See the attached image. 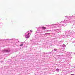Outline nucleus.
Listing matches in <instances>:
<instances>
[{
    "label": "nucleus",
    "mask_w": 75,
    "mask_h": 75,
    "mask_svg": "<svg viewBox=\"0 0 75 75\" xmlns=\"http://www.w3.org/2000/svg\"><path fill=\"white\" fill-rule=\"evenodd\" d=\"M30 34V33H29L27 35H26L25 36L26 38H28L30 37V36H28V35Z\"/></svg>",
    "instance_id": "nucleus-1"
},
{
    "label": "nucleus",
    "mask_w": 75,
    "mask_h": 75,
    "mask_svg": "<svg viewBox=\"0 0 75 75\" xmlns=\"http://www.w3.org/2000/svg\"><path fill=\"white\" fill-rule=\"evenodd\" d=\"M42 29L43 30H45V29H46L47 28H46V27H42Z\"/></svg>",
    "instance_id": "nucleus-2"
},
{
    "label": "nucleus",
    "mask_w": 75,
    "mask_h": 75,
    "mask_svg": "<svg viewBox=\"0 0 75 75\" xmlns=\"http://www.w3.org/2000/svg\"><path fill=\"white\" fill-rule=\"evenodd\" d=\"M23 44H22L21 45H20V46H23Z\"/></svg>",
    "instance_id": "nucleus-3"
},
{
    "label": "nucleus",
    "mask_w": 75,
    "mask_h": 75,
    "mask_svg": "<svg viewBox=\"0 0 75 75\" xmlns=\"http://www.w3.org/2000/svg\"><path fill=\"white\" fill-rule=\"evenodd\" d=\"M57 71H59V69H56Z\"/></svg>",
    "instance_id": "nucleus-4"
},
{
    "label": "nucleus",
    "mask_w": 75,
    "mask_h": 75,
    "mask_svg": "<svg viewBox=\"0 0 75 75\" xmlns=\"http://www.w3.org/2000/svg\"><path fill=\"white\" fill-rule=\"evenodd\" d=\"M71 75H74V74H71Z\"/></svg>",
    "instance_id": "nucleus-5"
}]
</instances>
